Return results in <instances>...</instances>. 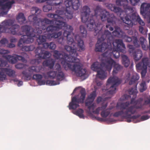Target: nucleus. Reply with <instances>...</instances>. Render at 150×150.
Returning a JSON list of instances; mask_svg holds the SVG:
<instances>
[{
    "label": "nucleus",
    "instance_id": "obj_30",
    "mask_svg": "<svg viewBox=\"0 0 150 150\" xmlns=\"http://www.w3.org/2000/svg\"><path fill=\"white\" fill-rule=\"evenodd\" d=\"M125 39L127 42H132L134 46L136 47H139L140 46L138 40L136 36H132L130 37L126 36L125 37Z\"/></svg>",
    "mask_w": 150,
    "mask_h": 150
},
{
    "label": "nucleus",
    "instance_id": "obj_14",
    "mask_svg": "<svg viewBox=\"0 0 150 150\" xmlns=\"http://www.w3.org/2000/svg\"><path fill=\"white\" fill-rule=\"evenodd\" d=\"M47 1V4L43 7L44 12H48L52 9V6H57L59 5L63 2V0H37L38 3H43Z\"/></svg>",
    "mask_w": 150,
    "mask_h": 150
},
{
    "label": "nucleus",
    "instance_id": "obj_41",
    "mask_svg": "<svg viewBox=\"0 0 150 150\" xmlns=\"http://www.w3.org/2000/svg\"><path fill=\"white\" fill-rule=\"evenodd\" d=\"M41 10L38 8L33 7L31 8V13L33 14H34L36 16H39L41 13Z\"/></svg>",
    "mask_w": 150,
    "mask_h": 150
},
{
    "label": "nucleus",
    "instance_id": "obj_2",
    "mask_svg": "<svg viewBox=\"0 0 150 150\" xmlns=\"http://www.w3.org/2000/svg\"><path fill=\"white\" fill-rule=\"evenodd\" d=\"M95 14L94 15L89 14L90 9L87 6H84L82 8V12L81 14V18L82 22L86 23L88 29L90 31H94L95 32H98L99 33H102V30L100 27V23L99 22H95L93 19L98 16V14L102 21L106 20L107 23L105 26L106 28H109L110 31L113 30V28L111 27L115 26L117 21V18L113 14H110L106 10H104L101 11L98 6L95 10Z\"/></svg>",
    "mask_w": 150,
    "mask_h": 150
},
{
    "label": "nucleus",
    "instance_id": "obj_23",
    "mask_svg": "<svg viewBox=\"0 0 150 150\" xmlns=\"http://www.w3.org/2000/svg\"><path fill=\"white\" fill-rule=\"evenodd\" d=\"M13 21L9 19L3 21L0 25V34L3 33L8 32V27L13 24Z\"/></svg>",
    "mask_w": 150,
    "mask_h": 150
},
{
    "label": "nucleus",
    "instance_id": "obj_63",
    "mask_svg": "<svg viewBox=\"0 0 150 150\" xmlns=\"http://www.w3.org/2000/svg\"><path fill=\"white\" fill-rule=\"evenodd\" d=\"M7 63L6 61L3 60L1 59H0V67L6 66Z\"/></svg>",
    "mask_w": 150,
    "mask_h": 150
},
{
    "label": "nucleus",
    "instance_id": "obj_32",
    "mask_svg": "<svg viewBox=\"0 0 150 150\" xmlns=\"http://www.w3.org/2000/svg\"><path fill=\"white\" fill-rule=\"evenodd\" d=\"M55 62V60L53 59H49L44 61L42 63L43 65L48 67L50 69H52L54 67Z\"/></svg>",
    "mask_w": 150,
    "mask_h": 150
},
{
    "label": "nucleus",
    "instance_id": "obj_22",
    "mask_svg": "<svg viewBox=\"0 0 150 150\" xmlns=\"http://www.w3.org/2000/svg\"><path fill=\"white\" fill-rule=\"evenodd\" d=\"M36 56L42 59H46L50 57V53L49 52L45 51L39 47H38L35 50Z\"/></svg>",
    "mask_w": 150,
    "mask_h": 150
},
{
    "label": "nucleus",
    "instance_id": "obj_3",
    "mask_svg": "<svg viewBox=\"0 0 150 150\" xmlns=\"http://www.w3.org/2000/svg\"><path fill=\"white\" fill-rule=\"evenodd\" d=\"M94 32V35L97 36L98 38L97 42L96 45V51L103 52L111 47L113 37L110 31L105 30L103 33L102 31L100 33L97 31L96 33L95 31Z\"/></svg>",
    "mask_w": 150,
    "mask_h": 150
},
{
    "label": "nucleus",
    "instance_id": "obj_55",
    "mask_svg": "<svg viewBox=\"0 0 150 150\" xmlns=\"http://www.w3.org/2000/svg\"><path fill=\"white\" fill-rule=\"evenodd\" d=\"M115 5L112 4H106L107 7L111 11H113Z\"/></svg>",
    "mask_w": 150,
    "mask_h": 150
},
{
    "label": "nucleus",
    "instance_id": "obj_58",
    "mask_svg": "<svg viewBox=\"0 0 150 150\" xmlns=\"http://www.w3.org/2000/svg\"><path fill=\"white\" fill-rule=\"evenodd\" d=\"M138 23L142 26H144L145 25V23L141 19L140 16L138 17L137 18V20L136 21Z\"/></svg>",
    "mask_w": 150,
    "mask_h": 150
},
{
    "label": "nucleus",
    "instance_id": "obj_20",
    "mask_svg": "<svg viewBox=\"0 0 150 150\" xmlns=\"http://www.w3.org/2000/svg\"><path fill=\"white\" fill-rule=\"evenodd\" d=\"M15 74V71L12 69L2 67L0 68V81H3L6 79V75L9 77L14 76Z\"/></svg>",
    "mask_w": 150,
    "mask_h": 150
},
{
    "label": "nucleus",
    "instance_id": "obj_42",
    "mask_svg": "<svg viewBox=\"0 0 150 150\" xmlns=\"http://www.w3.org/2000/svg\"><path fill=\"white\" fill-rule=\"evenodd\" d=\"M80 6V4L79 0H73L71 9H73L75 10L78 9Z\"/></svg>",
    "mask_w": 150,
    "mask_h": 150
},
{
    "label": "nucleus",
    "instance_id": "obj_13",
    "mask_svg": "<svg viewBox=\"0 0 150 150\" xmlns=\"http://www.w3.org/2000/svg\"><path fill=\"white\" fill-rule=\"evenodd\" d=\"M42 69V66L31 67L28 68V71H24L22 72V77L25 80H30L31 79L33 72H40Z\"/></svg>",
    "mask_w": 150,
    "mask_h": 150
},
{
    "label": "nucleus",
    "instance_id": "obj_38",
    "mask_svg": "<svg viewBox=\"0 0 150 150\" xmlns=\"http://www.w3.org/2000/svg\"><path fill=\"white\" fill-rule=\"evenodd\" d=\"M18 22L21 24L24 23L26 20L23 13H19L16 18Z\"/></svg>",
    "mask_w": 150,
    "mask_h": 150
},
{
    "label": "nucleus",
    "instance_id": "obj_16",
    "mask_svg": "<svg viewBox=\"0 0 150 150\" xmlns=\"http://www.w3.org/2000/svg\"><path fill=\"white\" fill-rule=\"evenodd\" d=\"M130 104V102L129 101L124 103H117L116 104V107L117 108L121 110L115 112L113 115V116L117 117L121 116L123 117L125 115L124 112L129 108V107H128Z\"/></svg>",
    "mask_w": 150,
    "mask_h": 150
},
{
    "label": "nucleus",
    "instance_id": "obj_28",
    "mask_svg": "<svg viewBox=\"0 0 150 150\" xmlns=\"http://www.w3.org/2000/svg\"><path fill=\"white\" fill-rule=\"evenodd\" d=\"M58 11L59 14L62 15V16L58 15L55 14L49 13L48 14L47 16L49 18H54V21H66V18L64 15H62L63 11H62L59 10Z\"/></svg>",
    "mask_w": 150,
    "mask_h": 150
},
{
    "label": "nucleus",
    "instance_id": "obj_64",
    "mask_svg": "<svg viewBox=\"0 0 150 150\" xmlns=\"http://www.w3.org/2000/svg\"><path fill=\"white\" fill-rule=\"evenodd\" d=\"M142 26H139V31L141 33L144 34L146 32V30Z\"/></svg>",
    "mask_w": 150,
    "mask_h": 150
},
{
    "label": "nucleus",
    "instance_id": "obj_53",
    "mask_svg": "<svg viewBox=\"0 0 150 150\" xmlns=\"http://www.w3.org/2000/svg\"><path fill=\"white\" fill-rule=\"evenodd\" d=\"M54 70L57 72L62 71L60 65L58 63H57L54 67Z\"/></svg>",
    "mask_w": 150,
    "mask_h": 150
},
{
    "label": "nucleus",
    "instance_id": "obj_61",
    "mask_svg": "<svg viewBox=\"0 0 150 150\" xmlns=\"http://www.w3.org/2000/svg\"><path fill=\"white\" fill-rule=\"evenodd\" d=\"M139 40L140 42V44L141 45L142 44H143L146 42H147L146 40V39L144 37H141L139 38Z\"/></svg>",
    "mask_w": 150,
    "mask_h": 150
},
{
    "label": "nucleus",
    "instance_id": "obj_12",
    "mask_svg": "<svg viewBox=\"0 0 150 150\" xmlns=\"http://www.w3.org/2000/svg\"><path fill=\"white\" fill-rule=\"evenodd\" d=\"M113 66L114 69L113 71V74H116L122 69V67L119 64L116 62L111 58H107L106 63V70L110 72Z\"/></svg>",
    "mask_w": 150,
    "mask_h": 150
},
{
    "label": "nucleus",
    "instance_id": "obj_10",
    "mask_svg": "<svg viewBox=\"0 0 150 150\" xmlns=\"http://www.w3.org/2000/svg\"><path fill=\"white\" fill-rule=\"evenodd\" d=\"M42 33V30L39 28H35L33 30V33L29 35H24L21 38L18 42V46L22 47L23 43L29 44L32 43L34 40L33 37H35L36 33Z\"/></svg>",
    "mask_w": 150,
    "mask_h": 150
},
{
    "label": "nucleus",
    "instance_id": "obj_29",
    "mask_svg": "<svg viewBox=\"0 0 150 150\" xmlns=\"http://www.w3.org/2000/svg\"><path fill=\"white\" fill-rule=\"evenodd\" d=\"M13 24L10 26H11L10 28H9L8 32L13 35H22L23 33L19 31L20 26L17 24Z\"/></svg>",
    "mask_w": 150,
    "mask_h": 150
},
{
    "label": "nucleus",
    "instance_id": "obj_51",
    "mask_svg": "<svg viewBox=\"0 0 150 150\" xmlns=\"http://www.w3.org/2000/svg\"><path fill=\"white\" fill-rule=\"evenodd\" d=\"M136 68L137 69L142 70L141 72V74L142 77L144 76H145L146 72V69L147 68H145L144 67H136Z\"/></svg>",
    "mask_w": 150,
    "mask_h": 150
},
{
    "label": "nucleus",
    "instance_id": "obj_27",
    "mask_svg": "<svg viewBox=\"0 0 150 150\" xmlns=\"http://www.w3.org/2000/svg\"><path fill=\"white\" fill-rule=\"evenodd\" d=\"M15 3L14 0H0V6L3 10L8 8L9 9L12 7V5Z\"/></svg>",
    "mask_w": 150,
    "mask_h": 150
},
{
    "label": "nucleus",
    "instance_id": "obj_35",
    "mask_svg": "<svg viewBox=\"0 0 150 150\" xmlns=\"http://www.w3.org/2000/svg\"><path fill=\"white\" fill-rule=\"evenodd\" d=\"M4 57L8 61L12 64H15L17 62L16 54L13 56L6 54L4 56Z\"/></svg>",
    "mask_w": 150,
    "mask_h": 150
},
{
    "label": "nucleus",
    "instance_id": "obj_8",
    "mask_svg": "<svg viewBox=\"0 0 150 150\" xmlns=\"http://www.w3.org/2000/svg\"><path fill=\"white\" fill-rule=\"evenodd\" d=\"M86 91L85 88H82L80 93L77 96L72 98L71 101L69 103L68 107L70 110L76 109L79 106V103H83L86 98Z\"/></svg>",
    "mask_w": 150,
    "mask_h": 150
},
{
    "label": "nucleus",
    "instance_id": "obj_4",
    "mask_svg": "<svg viewBox=\"0 0 150 150\" xmlns=\"http://www.w3.org/2000/svg\"><path fill=\"white\" fill-rule=\"evenodd\" d=\"M139 76L137 74L133 75L129 82V84L131 85L134 84V86L133 87L131 88L128 90V92L129 94L132 95L133 96L131 100L130 104H134L133 105L134 107V109H142L144 105V103H142L143 99L140 98L137 100H135V99L137 97V94L138 93L137 89L138 83L137 81L139 80Z\"/></svg>",
    "mask_w": 150,
    "mask_h": 150
},
{
    "label": "nucleus",
    "instance_id": "obj_49",
    "mask_svg": "<svg viewBox=\"0 0 150 150\" xmlns=\"http://www.w3.org/2000/svg\"><path fill=\"white\" fill-rule=\"evenodd\" d=\"M114 9L113 11L115 13H120V14L122 12H126L127 11V10H125L124 11H123L119 7H117L115 6L114 7Z\"/></svg>",
    "mask_w": 150,
    "mask_h": 150
},
{
    "label": "nucleus",
    "instance_id": "obj_44",
    "mask_svg": "<svg viewBox=\"0 0 150 150\" xmlns=\"http://www.w3.org/2000/svg\"><path fill=\"white\" fill-rule=\"evenodd\" d=\"M21 50L23 51H32L35 49V47L33 45H30L28 46H24L21 47Z\"/></svg>",
    "mask_w": 150,
    "mask_h": 150
},
{
    "label": "nucleus",
    "instance_id": "obj_26",
    "mask_svg": "<svg viewBox=\"0 0 150 150\" xmlns=\"http://www.w3.org/2000/svg\"><path fill=\"white\" fill-rule=\"evenodd\" d=\"M93 105V106L92 107H91V105L86 107L89 111V112H92L94 114L98 115L99 114L100 111H102L103 110L106 109L108 106V104L107 103H105L104 105H103L101 107H99L96 108L95 110V109L96 107V105L95 104Z\"/></svg>",
    "mask_w": 150,
    "mask_h": 150
},
{
    "label": "nucleus",
    "instance_id": "obj_60",
    "mask_svg": "<svg viewBox=\"0 0 150 150\" xmlns=\"http://www.w3.org/2000/svg\"><path fill=\"white\" fill-rule=\"evenodd\" d=\"M56 45L53 42H51L49 44V48L51 50H54L55 49Z\"/></svg>",
    "mask_w": 150,
    "mask_h": 150
},
{
    "label": "nucleus",
    "instance_id": "obj_11",
    "mask_svg": "<svg viewBox=\"0 0 150 150\" xmlns=\"http://www.w3.org/2000/svg\"><path fill=\"white\" fill-rule=\"evenodd\" d=\"M127 12H123L120 14V18L123 22L129 26L133 25L132 21H136L138 17L139 16L136 13L132 14L127 13Z\"/></svg>",
    "mask_w": 150,
    "mask_h": 150
},
{
    "label": "nucleus",
    "instance_id": "obj_18",
    "mask_svg": "<svg viewBox=\"0 0 150 150\" xmlns=\"http://www.w3.org/2000/svg\"><path fill=\"white\" fill-rule=\"evenodd\" d=\"M136 112V110L134 109V106H131L129 107V108L124 112L125 115L123 117L127 119V122H130L131 121L132 119H136L140 116V115H139L132 116V115L134 114Z\"/></svg>",
    "mask_w": 150,
    "mask_h": 150
},
{
    "label": "nucleus",
    "instance_id": "obj_19",
    "mask_svg": "<svg viewBox=\"0 0 150 150\" xmlns=\"http://www.w3.org/2000/svg\"><path fill=\"white\" fill-rule=\"evenodd\" d=\"M129 49V51L130 53H132L135 61H138L142 57V52L139 49L135 50L133 45H128L127 46Z\"/></svg>",
    "mask_w": 150,
    "mask_h": 150
},
{
    "label": "nucleus",
    "instance_id": "obj_9",
    "mask_svg": "<svg viewBox=\"0 0 150 150\" xmlns=\"http://www.w3.org/2000/svg\"><path fill=\"white\" fill-rule=\"evenodd\" d=\"M28 20L30 21L36 23L39 27H36L40 30H44L46 28V24H51L54 23V21L50 20L46 18L44 19L38 18L36 16L34 15H30L28 17Z\"/></svg>",
    "mask_w": 150,
    "mask_h": 150
},
{
    "label": "nucleus",
    "instance_id": "obj_40",
    "mask_svg": "<svg viewBox=\"0 0 150 150\" xmlns=\"http://www.w3.org/2000/svg\"><path fill=\"white\" fill-rule=\"evenodd\" d=\"M112 107H111L107 109L103 110L101 113V115L103 118L107 117L110 113V110L113 108Z\"/></svg>",
    "mask_w": 150,
    "mask_h": 150
},
{
    "label": "nucleus",
    "instance_id": "obj_48",
    "mask_svg": "<svg viewBox=\"0 0 150 150\" xmlns=\"http://www.w3.org/2000/svg\"><path fill=\"white\" fill-rule=\"evenodd\" d=\"M8 42V40L6 38L2 39L0 40V47H4L6 45Z\"/></svg>",
    "mask_w": 150,
    "mask_h": 150
},
{
    "label": "nucleus",
    "instance_id": "obj_1",
    "mask_svg": "<svg viewBox=\"0 0 150 150\" xmlns=\"http://www.w3.org/2000/svg\"><path fill=\"white\" fill-rule=\"evenodd\" d=\"M73 30L72 26L68 25L66 27V30L64 32L63 36L66 38L67 44L69 45L65 46L64 48L67 51L69 52V54H68V55L69 59H74V60L72 59V62H69L74 63L73 64H72L71 71H74L77 76H83L84 77V79H85L86 78L85 76L86 75V70L82 68V65L80 62V60L77 58L78 54L76 52L77 50L80 52L84 51L85 46L83 41L80 37L76 36L75 40L77 42V47H75L76 44L71 35Z\"/></svg>",
    "mask_w": 150,
    "mask_h": 150
},
{
    "label": "nucleus",
    "instance_id": "obj_39",
    "mask_svg": "<svg viewBox=\"0 0 150 150\" xmlns=\"http://www.w3.org/2000/svg\"><path fill=\"white\" fill-rule=\"evenodd\" d=\"M122 58V63L124 66L127 67L129 65L130 61L128 57L126 55L124 54L121 55Z\"/></svg>",
    "mask_w": 150,
    "mask_h": 150
},
{
    "label": "nucleus",
    "instance_id": "obj_43",
    "mask_svg": "<svg viewBox=\"0 0 150 150\" xmlns=\"http://www.w3.org/2000/svg\"><path fill=\"white\" fill-rule=\"evenodd\" d=\"M80 35L82 37H85L87 35V31L85 27L82 25H81L79 27Z\"/></svg>",
    "mask_w": 150,
    "mask_h": 150
},
{
    "label": "nucleus",
    "instance_id": "obj_34",
    "mask_svg": "<svg viewBox=\"0 0 150 150\" xmlns=\"http://www.w3.org/2000/svg\"><path fill=\"white\" fill-rule=\"evenodd\" d=\"M42 33H36L35 37L37 38V41L39 45H40L45 42L46 41L47 38L45 35H40Z\"/></svg>",
    "mask_w": 150,
    "mask_h": 150
},
{
    "label": "nucleus",
    "instance_id": "obj_47",
    "mask_svg": "<svg viewBox=\"0 0 150 150\" xmlns=\"http://www.w3.org/2000/svg\"><path fill=\"white\" fill-rule=\"evenodd\" d=\"M57 72L55 71H50L47 73V74L48 77L52 79L56 77Z\"/></svg>",
    "mask_w": 150,
    "mask_h": 150
},
{
    "label": "nucleus",
    "instance_id": "obj_7",
    "mask_svg": "<svg viewBox=\"0 0 150 150\" xmlns=\"http://www.w3.org/2000/svg\"><path fill=\"white\" fill-rule=\"evenodd\" d=\"M53 54V57L55 59L61 60V64L66 70H71V71L72 64L68 62H72L73 60L69 59L67 54L64 52L61 53L57 50H54Z\"/></svg>",
    "mask_w": 150,
    "mask_h": 150
},
{
    "label": "nucleus",
    "instance_id": "obj_46",
    "mask_svg": "<svg viewBox=\"0 0 150 150\" xmlns=\"http://www.w3.org/2000/svg\"><path fill=\"white\" fill-rule=\"evenodd\" d=\"M84 111L81 109H79L75 112V114L81 118H84L83 115Z\"/></svg>",
    "mask_w": 150,
    "mask_h": 150
},
{
    "label": "nucleus",
    "instance_id": "obj_31",
    "mask_svg": "<svg viewBox=\"0 0 150 150\" xmlns=\"http://www.w3.org/2000/svg\"><path fill=\"white\" fill-rule=\"evenodd\" d=\"M35 28H32L31 26L28 25H25L21 27V32L23 35L25 33L26 35H29L33 33V30Z\"/></svg>",
    "mask_w": 150,
    "mask_h": 150
},
{
    "label": "nucleus",
    "instance_id": "obj_33",
    "mask_svg": "<svg viewBox=\"0 0 150 150\" xmlns=\"http://www.w3.org/2000/svg\"><path fill=\"white\" fill-rule=\"evenodd\" d=\"M149 63V59L148 58L146 57L143 58L142 62H139L136 65V67H144L145 68H147V66Z\"/></svg>",
    "mask_w": 150,
    "mask_h": 150
},
{
    "label": "nucleus",
    "instance_id": "obj_36",
    "mask_svg": "<svg viewBox=\"0 0 150 150\" xmlns=\"http://www.w3.org/2000/svg\"><path fill=\"white\" fill-rule=\"evenodd\" d=\"M62 32L59 31L57 33H54L51 34H49L47 35V37L48 39H51L52 38L56 39L58 38L61 36L62 35Z\"/></svg>",
    "mask_w": 150,
    "mask_h": 150
},
{
    "label": "nucleus",
    "instance_id": "obj_56",
    "mask_svg": "<svg viewBox=\"0 0 150 150\" xmlns=\"http://www.w3.org/2000/svg\"><path fill=\"white\" fill-rule=\"evenodd\" d=\"M24 67V64L21 63H18L15 65L16 68L18 69H23Z\"/></svg>",
    "mask_w": 150,
    "mask_h": 150
},
{
    "label": "nucleus",
    "instance_id": "obj_45",
    "mask_svg": "<svg viewBox=\"0 0 150 150\" xmlns=\"http://www.w3.org/2000/svg\"><path fill=\"white\" fill-rule=\"evenodd\" d=\"M147 88L146 82L145 81H143L140 84V87L139 90L140 92H143L145 91Z\"/></svg>",
    "mask_w": 150,
    "mask_h": 150
},
{
    "label": "nucleus",
    "instance_id": "obj_50",
    "mask_svg": "<svg viewBox=\"0 0 150 150\" xmlns=\"http://www.w3.org/2000/svg\"><path fill=\"white\" fill-rule=\"evenodd\" d=\"M42 78V76L40 74H34L33 76V79L36 80L38 82L40 80H41Z\"/></svg>",
    "mask_w": 150,
    "mask_h": 150
},
{
    "label": "nucleus",
    "instance_id": "obj_57",
    "mask_svg": "<svg viewBox=\"0 0 150 150\" xmlns=\"http://www.w3.org/2000/svg\"><path fill=\"white\" fill-rule=\"evenodd\" d=\"M10 52L9 51L0 48V54H4L5 55L6 54L9 53Z\"/></svg>",
    "mask_w": 150,
    "mask_h": 150
},
{
    "label": "nucleus",
    "instance_id": "obj_37",
    "mask_svg": "<svg viewBox=\"0 0 150 150\" xmlns=\"http://www.w3.org/2000/svg\"><path fill=\"white\" fill-rule=\"evenodd\" d=\"M115 24H116V23ZM115 25H116L114 26H111L113 28L114 27L115 29V30L112 32L113 35L115 37H120V33L122 32V30L119 27L116 26Z\"/></svg>",
    "mask_w": 150,
    "mask_h": 150
},
{
    "label": "nucleus",
    "instance_id": "obj_54",
    "mask_svg": "<svg viewBox=\"0 0 150 150\" xmlns=\"http://www.w3.org/2000/svg\"><path fill=\"white\" fill-rule=\"evenodd\" d=\"M149 117L148 115H143L141 117L140 120H137V122H139L141 121L145 120H147L148 119H149Z\"/></svg>",
    "mask_w": 150,
    "mask_h": 150
},
{
    "label": "nucleus",
    "instance_id": "obj_59",
    "mask_svg": "<svg viewBox=\"0 0 150 150\" xmlns=\"http://www.w3.org/2000/svg\"><path fill=\"white\" fill-rule=\"evenodd\" d=\"M142 49L144 50H147L149 49V46H148V42L142 44L141 45Z\"/></svg>",
    "mask_w": 150,
    "mask_h": 150
},
{
    "label": "nucleus",
    "instance_id": "obj_62",
    "mask_svg": "<svg viewBox=\"0 0 150 150\" xmlns=\"http://www.w3.org/2000/svg\"><path fill=\"white\" fill-rule=\"evenodd\" d=\"M144 104V105H150V97H147L145 99Z\"/></svg>",
    "mask_w": 150,
    "mask_h": 150
},
{
    "label": "nucleus",
    "instance_id": "obj_17",
    "mask_svg": "<svg viewBox=\"0 0 150 150\" xmlns=\"http://www.w3.org/2000/svg\"><path fill=\"white\" fill-rule=\"evenodd\" d=\"M121 83V81L117 77L113 76L110 77L107 81L108 83H111L112 85L110 88L108 93L112 95L116 93V87Z\"/></svg>",
    "mask_w": 150,
    "mask_h": 150
},
{
    "label": "nucleus",
    "instance_id": "obj_6",
    "mask_svg": "<svg viewBox=\"0 0 150 150\" xmlns=\"http://www.w3.org/2000/svg\"><path fill=\"white\" fill-rule=\"evenodd\" d=\"M103 59V61L100 63L96 62H94L91 65V69L93 71L97 72L96 77L101 79H103L106 78L107 76L106 74L103 70H106V63L107 58L104 57Z\"/></svg>",
    "mask_w": 150,
    "mask_h": 150
},
{
    "label": "nucleus",
    "instance_id": "obj_5",
    "mask_svg": "<svg viewBox=\"0 0 150 150\" xmlns=\"http://www.w3.org/2000/svg\"><path fill=\"white\" fill-rule=\"evenodd\" d=\"M114 47L112 52L107 51L103 53L102 55L105 59L111 58L113 55V57L115 58H118L120 56V52L123 53L125 52V47L123 43V41L121 39H116L113 41L112 43Z\"/></svg>",
    "mask_w": 150,
    "mask_h": 150
},
{
    "label": "nucleus",
    "instance_id": "obj_24",
    "mask_svg": "<svg viewBox=\"0 0 150 150\" xmlns=\"http://www.w3.org/2000/svg\"><path fill=\"white\" fill-rule=\"evenodd\" d=\"M94 88V90L90 93L86 99L85 103L86 107L91 105V107H92L93 106V105L95 104L93 102L96 96V87H95Z\"/></svg>",
    "mask_w": 150,
    "mask_h": 150
},
{
    "label": "nucleus",
    "instance_id": "obj_15",
    "mask_svg": "<svg viewBox=\"0 0 150 150\" xmlns=\"http://www.w3.org/2000/svg\"><path fill=\"white\" fill-rule=\"evenodd\" d=\"M66 21H57L55 22L56 25H51L47 27H46V30L48 33L54 32L56 31L59 30L60 29H62V27H64V31L66 30V27L68 25H67L65 22Z\"/></svg>",
    "mask_w": 150,
    "mask_h": 150
},
{
    "label": "nucleus",
    "instance_id": "obj_25",
    "mask_svg": "<svg viewBox=\"0 0 150 150\" xmlns=\"http://www.w3.org/2000/svg\"><path fill=\"white\" fill-rule=\"evenodd\" d=\"M64 77V75L63 72L62 71L57 72L56 74V79L58 81H47V83L50 84L51 85H55L59 84L60 83L59 81L63 80Z\"/></svg>",
    "mask_w": 150,
    "mask_h": 150
},
{
    "label": "nucleus",
    "instance_id": "obj_21",
    "mask_svg": "<svg viewBox=\"0 0 150 150\" xmlns=\"http://www.w3.org/2000/svg\"><path fill=\"white\" fill-rule=\"evenodd\" d=\"M73 0H65L64 4L66 7L64 14L66 19H71L73 17V12L71 10Z\"/></svg>",
    "mask_w": 150,
    "mask_h": 150
},
{
    "label": "nucleus",
    "instance_id": "obj_52",
    "mask_svg": "<svg viewBox=\"0 0 150 150\" xmlns=\"http://www.w3.org/2000/svg\"><path fill=\"white\" fill-rule=\"evenodd\" d=\"M17 61L18 60L21 61L23 62H27V60L25 59L24 57L20 55H18L16 54Z\"/></svg>",
    "mask_w": 150,
    "mask_h": 150
}]
</instances>
